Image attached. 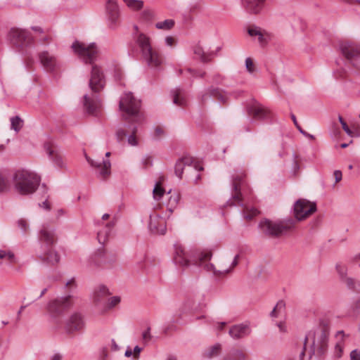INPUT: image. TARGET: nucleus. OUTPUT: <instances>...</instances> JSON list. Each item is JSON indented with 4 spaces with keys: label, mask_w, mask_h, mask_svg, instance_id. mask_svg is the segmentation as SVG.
<instances>
[{
    "label": "nucleus",
    "mask_w": 360,
    "mask_h": 360,
    "mask_svg": "<svg viewBox=\"0 0 360 360\" xmlns=\"http://www.w3.org/2000/svg\"><path fill=\"white\" fill-rule=\"evenodd\" d=\"M193 163V158L191 156H184L183 158H179L175 164V167H174L175 174L179 179H181L185 166H190Z\"/></svg>",
    "instance_id": "obj_27"
},
{
    "label": "nucleus",
    "mask_w": 360,
    "mask_h": 360,
    "mask_svg": "<svg viewBox=\"0 0 360 360\" xmlns=\"http://www.w3.org/2000/svg\"><path fill=\"white\" fill-rule=\"evenodd\" d=\"M126 133L123 129H120L116 132V136L119 141H122L126 136Z\"/></svg>",
    "instance_id": "obj_55"
},
{
    "label": "nucleus",
    "mask_w": 360,
    "mask_h": 360,
    "mask_svg": "<svg viewBox=\"0 0 360 360\" xmlns=\"http://www.w3.org/2000/svg\"><path fill=\"white\" fill-rule=\"evenodd\" d=\"M58 278L56 276H48L46 279H45V283L46 285H51L52 283H53L54 281H57Z\"/></svg>",
    "instance_id": "obj_58"
},
{
    "label": "nucleus",
    "mask_w": 360,
    "mask_h": 360,
    "mask_svg": "<svg viewBox=\"0 0 360 360\" xmlns=\"http://www.w3.org/2000/svg\"><path fill=\"white\" fill-rule=\"evenodd\" d=\"M164 181V177L161 176L158 182H157L153 188V198L156 200H159L165 194V190L161 186V182Z\"/></svg>",
    "instance_id": "obj_36"
},
{
    "label": "nucleus",
    "mask_w": 360,
    "mask_h": 360,
    "mask_svg": "<svg viewBox=\"0 0 360 360\" xmlns=\"http://www.w3.org/2000/svg\"><path fill=\"white\" fill-rule=\"evenodd\" d=\"M187 72H189L193 77H203L205 75V72H199L191 68H188Z\"/></svg>",
    "instance_id": "obj_52"
},
{
    "label": "nucleus",
    "mask_w": 360,
    "mask_h": 360,
    "mask_svg": "<svg viewBox=\"0 0 360 360\" xmlns=\"http://www.w3.org/2000/svg\"><path fill=\"white\" fill-rule=\"evenodd\" d=\"M51 37L49 36V35H45L44 37H43L42 38H41L39 39V42L41 44H46V43H48L49 41H51Z\"/></svg>",
    "instance_id": "obj_61"
},
{
    "label": "nucleus",
    "mask_w": 360,
    "mask_h": 360,
    "mask_svg": "<svg viewBox=\"0 0 360 360\" xmlns=\"http://www.w3.org/2000/svg\"><path fill=\"white\" fill-rule=\"evenodd\" d=\"M348 289L352 290L356 292H360V281H356L352 278H347L344 281Z\"/></svg>",
    "instance_id": "obj_38"
},
{
    "label": "nucleus",
    "mask_w": 360,
    "mask_h": 360,
    "mask_svg": "<svg viewBox=\"0 0 360 360\" xmlns=\"http://www.w3.org/2000/svg\"><path fill=\"white\" fill-rule=\"evenodd\" d=\"M75 53L85 63L93 64L97 59L98 51L95 43L85 44L82 42L75 41L72 45Z\"/></svg>",
    "instance_id": "obj_8"
},
{
    "label": "nucleus",
    "mask_w": 360,
    "mask_h": 360,
    "mask_svg": "<svg viewBox=\"0 0 360 360\" xmlns=\"http://www.w3.org/2000/svg\"><path fill=\"white\" fill-rule=\"evenodd\" d=\"M8 39L13 46L19 49L20 51L31 46L34 42V39L29 32L18 28L11 29L8 34Z\"/></svg>",
    "instance_id": "obj_9"
},
{
    "label": "nucleus",
    "mask_w": 360,
    "mask_h": 360,
    "mask_svg": "<svg viewBox=\"0 0 360 360\" xmlns=\"http://www.w3.org/2000/svg\"><path fill=\"white\" fill-rule=\"evenodd\" d=\"M115 260L116 257L115 255L110 254L103 249L99 250L92 258V262L97 266L101 264L112 263Z\"/></svg>",
    "instance_id": "obj_25"
},
{
    "label": "nucleus",
    "mask_w": 360,
    "mask_h": 360,
    "mask_svg": "<svg viewBox=\"0 0 360 360\" xmlns=\"http://www.w3.org/2000/svg\"><path fill=\"white\" fill-rule=\"evenodd\" d=\"M0 259H6L11 263L15 262V255L11 251L0 250Z\"/></svg>",
    "instance_id": "obj_45"
},
{
    "label": "nucleus",
    "mask_w": 360,
    "mask_h": 360,
    "mask_svg": "<svg viewBox=\"0 0 360 360\" xmlns=\"http://www.w3.org/2000/svg\"><path fill=\"white\" fill-rule=\"evenodd\" d=\"M72 305V296L68 295L50 302L48 305V311L53 316L57 317L68 310Z\"/></svg>",
    "instance_id": "obj_10"
},
{
    "label": "nucleus",
    "mask_w": 360,
    "mask_h": 360,
    "mask_svg": "<svg viewBox=\"0 0 360 360\" xmlns=\"http://www.w3.org/2000/svg\"><path fill=\"white\" fill-rule=\"evenodd\" d=\"M335 352H337L336 355L340 357L341 356V354L342 352V347L340 343H337L335 345Z\"/></svg>",
    "instance_id": "obj_60"
},
{
    "label": "nucleus",
    "mask_w": 360,
    "mask_h": 360,
    "mask_svg": "<svg viewBox=\"0 0 360 360\" xmlns=\"http://www.w3.org/2000/svg\"><path fill=\"white\" fill-rule=\"evenodd\" d=\"M43 253L40 255V258L43 262H46L49 265H55L60 261V256L53 247L42 248Z\"/></svg>",
    "instance_id": "obj_24"
},
{
    "label": "nucleus",
    "mask_w": 360,
    "mask_h": 360,
    "mask_svg": "<svg viewBox=\"0 0 360 360\" xmlns=\"http://www.w3.org/2000/svg\"><path fill=\"white\" fill-rule=\"evenodd\" d=\"M10 187L9 176L5 172H0V193L8 191Z\"/></svg>",
    "instance_id": "obj_35"
},
{
    "label": "nucleus",
    "mask_w": 360,
    "mask_h": 360,
    "mask_svg": "<svg viewBox=\"0 0 360 360\" xmlns=\"http://www.w3.org/2000/svg\"><path fill=\"white\" fill-rule=\"evenodd\" d=\"M112 345H111V349L113 351H118L120 349V347L118 346V345L116 343V342L115 341L114 339L112 340Z\"/></svg>",
    "instance_id": "obj_63"
},
{
    "label": "nucleus",
    "mask_w": 360,
    "mask_h": 360,
    "mask_svg": "<svg viewBox=\"0 0 360 360\" xmlns=\"http://www.w3.org/2000/svg\"><path fill=\"white\" fill-rule=\"evenodd\" d=\"M84 327V321L82 316L79 313H74L66 321L65 328L68 333H72L82 330Z\"/></svg>",
    "instance_id": "obj_18"
},
{
    "label": "nucleus",
    "mask_w": 360,
    "mask_h": 360,
    "mask_svg": "<svg viewBox=\"0 0 360 360\" xmlns=\"http://www.w3.org/2000/svg\"><path fill=\"white\" fill-rule=\"evenodd\" d=\"M137 128L136 127H134L132 129V134L128 136V143L131 146H136L137 145V141L136 138L135 136V134L136 133Z\"/></svg>",
    "instance_id": "obj_47"
},
{
    "label": "nucleus",
    "mask_w": 360,
    "mask_h": 360,
    "mask_svg": "<svg viewBox=\"0 0 360 360\" xmlns=\"http://www.w3.org/2000/svg\"><path fill=\"white\" fill-rule=\"evenodd\" d=\"M18 226L23 233H26L28 230L29 226L26 220L21 219L18 221Z\"/></svg>",
    "instance_id": "obj_49"
},
{
    "label": "nucleus",
    "mask_w": 360,
    "mask_h": 360,
    "mask_svg": "<svg viewBox=\"0 0 360 360\" xmlns=\"http://www.w3.org/2000/svg\"><path fill=\"white\" fill-rule=\"evenodd\" d=\"M350 360H360V350H352L350 353Z\"/></svg>",
    "instance_id": "obj_54"
},
{
    "label": "nucleus",
    "mask_w": 360,
    "mask_h": 360,
    "mask_svg": "<svg viewBox=\"0 0 360 360\" xmlns=\"http://www.w3.org/2000/svg\"><path fill=\"white\" fill-rule=\"evenodd\" d=\"M256 202V198L252 195L250 191H249V219H251L252 217H256L261 213L259 208L255 206Z\"/></svg>",
    "instance_id": "obj_32"
},
{
    "label": "nucleus",
    "mask_w": 360,
    "mask_h": 360,
    "mask_svg": "<svg viewBox=\"0 0 360 360\" xmlns=\"http://www.w3.org/2000/svg\"><path fill=\"white\" fill-rule=\"evenodd\" d=\"M175 22L172 19H167L155 24V27L158 30H169L174 26Z\"/></svg>",
    "instance_id": "obj_39"
},
{
    "label": "nucleus",
    "mask_w": 360,
    "mask_h": 360,
    "mask_svg": "<svg viewBox=\"0 0 360 360\" xmlns=\"http://www.w3.org/2000/svg\"><path fill=\"white\" fill-rule=\"evenodd\" d=\"M224 360H245V354L240 350H232Z\"/></svg>",
    "instance_id": "obj_37"
},
{
    "label": "nucleus",
    "mask_w": 360,
    "mask_h": 360,
    "mask_svg": "<svg viewBox=\"0 0 360 360\" xmlns=\"http://www.w3.org/2000/svg\"><path fill=\"white\" fill-rule=\"evenodd\" d=\"M142 351V348L136 345L133 350V356L134 359H138L140 356V353Z\"/></svg>",
    "instance_id": "obj_56"
},
{
    "label": "nucleus",
    "mask_w": 360,
    "mask_h": 360,
    "mask_svg": "<svg viewBox=\"0 0 360 360\" xmlns=\"http://www.w3.org/2000/svg\"><path fill=\"white\" fill-rule=\"evenodd\" d=\"M249 36L257 40L261 47H264L271 39V35L267 32L254 25H249Z\"/></svg>",
    "instance_id": "obj_17"
},
{
    "label": "nucleus",
    "mask_w": 360,
    "mask_h": 360,
    "mask_svg": "<svg viewBox=\"0 0 360 360\" xmlns=\"http://www.w3.org/2000/svg\"><path fill=\"white\" fill-rule=\"evenodd\" d=\"M168 195H170L167 202V208L168 210L172 212L173 209L175 208L180 200V195L177 192H174L172 193V191L170 190L168 192Z\"/></svg>",
    "instance_id": "obj_34"
},
{
    "label": "nucleus",
    "mask_w": 360,
    "mask_h": 360,
    "mask_svg": "<svg viewBox=\"0 0 360 360\" xmlns=\"http://www.w3.org/2000/svg\"><path fill=\"white\" fill-rule=\"evenodd\" d=\"M110 295L107 287L104 285H100L94 289L93 292L92 299L95 304H102L105 299Z\"/></svg>",
    "instance_id": "obj_26"
},
{
    "label": "nucleus",
    "mask_w": 360,
    "mask_h": 360,
    "mask_svg": "<svg viewBox=\"0 0 360 360\" xmlns=\"http://www.w3.org/2000/svg\"><path fill=\"white\" fill-rule=\"evenodd\" d=\"M105 78L101 70L96 65L92 66L89 86L93 93H98L104 88Z\"/></svg>",
    "instance_id": "obj_13"
},
{
    "label": "nucleus",
    "mask_w": 360,
    "mask_h": 360,
    "mask_svg": "<svg viewBox=\"0 0 360 360\" xmlns=\"http://www.w3.org/2000/svg\"><path fill=\"white\" fill-rule=\"evenodd\" d=\"M194 54L198 56L200 60L203 63L208 62L211 60L212 57H214V53H205L202 48L199 45H196L193 48Z\"/></svg>",
    "instance_id": "obj_31"
},
{
    "label": "nucleus",
    "mask_w": 360,
    "mask_h": 360,
    "mask_svg": "<svg viewBox=\"0 0 360 360\" xmlns=\"http://www.w3.org/2000/svg\"><path fill=\"white\" fill-rule=\"evenodd\" d=\"M62 359V356L61 354H55L54 355H53L50 360H61Z\"/></svg>",
    "instance_id": "obj_64"
},
{
    "label": "nucleus",
    "mask_w": 360,
    "mask_h": 360,
    "mask_svg": "<svg viewBox=\"0 0 360 360\" xmlns=\"http://www.w3.org/2000/svg\"><path fill=\"white\" fill-rule=\"evenodd\" d=\"M297 129L300 131L301 134L304 135L307 137H309L311 139H314V136L308 134L307 131H304L300 126H297Z\"/></svg>",
    "instance_id": "obj_59"
},
{
    "label": "nucleus",
    "mask_w": 360,
    "mask_h": 360,
    "mask_svg": "<svg viewBox=\"0 0 360 360\" xmlns=\"http://www.w3.org/2000/svg\"><path fill=\"white\" fill-rule=\"evenodd\" d=\"M342 54L349 61L360 58V44L350 41H343L339 44Z\"/></svg>",
    "instance_id": "obj_12"
},
{
    "label": "nucleus",
    "mask_w": 360,
    "mask_h": 360,
    "mask_svg": "<svg viewBox=\"0 0 360 360\" xmlns=\"http://www.w3.org/2000/svg\"><path fill=\"white\" fill-rule=\"evenodd\" d=\"M141 101L131 92L126 93L120 101L119 108L124 113L123 119L128 122H139L143 117L140 113Z\"/></svg>",
    "instance_id": "obj_4"
},
{
    "label": "nucleus",
    "mask_w": 360,
    "mask_h": 360,
    "mask_svg": "<svg viewBox=\"0 0 360 360\" xmlns=\"http://www.w3.org/2000/svg\"><path fill=\"white\" fill-rule=\"evenodd\" d=\"M274 113L267 107L261 104L255 98H249V122L259 124L272 120Z\"/></svg>",
    "instance_id": "obj_7"
},
{
    "label": "nucleus",
    "mask_w": 360,
    "mask_h": 360,
    "mask_svg": "<svg viewBox=\"0 0 360 360\" xmlns=\"http://www.w3.org/2000/svg\"><path fill=\"white\" fill-rule=\"evenodd\" d=\"M13 180L16 191L21 195L33 193L41 181L38 175L25 170L17 171L13 176Z\"/></svg>",
    "instance_id": "obj_3"
},
{
    "label": "nucleus",
    "mask_w": 360,
    "mask_h": 360,
    "mask_svg": "<svg viewBox=\"0 0 360 360\" xmlns=\"http://www.w3.org/2000/svg\"><path fill=\"white\" fill-rule=\"evenodd\" d=\"M334 176L335 179V183H338L342 180V174L340 170H335L334 172Z\"/></svg>",
    "instance_id": "obj_57"
},
{
    "label": "nucleus",
    "mask_w": 360,
    "mask_h": 360,
    "mask_svg": "<svg viewBox=\"0 0 360 360\" xmlns=\"http://www.w3.org/2000/svg\"><path fill=\"white\" fill-rule=\"evenodd\" d=\"M106 11L109 19V27L114 30L118 25L119 8L117 2L114 0H108L106 3Z\"/></svg>",
    "instance_id": "obj_21"
},
{
    "label": "nucleus",
    "mask_w": 360,
    "mask_h": 360,
    "mask_svg": "<svg viewBox=\"0 0 360 360\" xmlns=\"http://www.w3.org/2000/svg\"><path fill=\"white\" fill-rule=\"evenodd\" d=\"M257 72L258 70L253 60L249 58V75H254V76H257Z\"/></svg>",
    "instance_id": "obj_48"
},
{
    "label": "nucleus",
    "mask_w": 360,
    "mask_h": 360,
    "mask_svg": "<svg viewBox=\"0 0 360 360\" xmlns=\"http://www.w3.org/2000/svg\"><path fill=\"white\" fill-rule=\"evenodd\" d=\"M242 179L240 176H237L236 177H233V188L234 190V193H233V204L235 205L244 207L243 210V218L245 219H248V211H247V207L244 206V205L242 203V200L240 198V184H241Z\"/></svg>",
    "instance_id": "obj_22"
},
{
    "label": "nucleus",
    "mask_w": 360,
    "mask_h": 360,
    "mask_svg": "<svg viewBox=\"0 0 360 360\" xmlns=\"http://www.w3.org/2000/svg\"><path fill=\"white\" fill-rule=\"evenodd\" d=\"M143 340L144 342H147L151 340L152 335H150V328L148 327L146 331H144L142 334Z\"/></svg>",
    "instance_id": "obj_53"
},
{
    "label": "nucleus",
    "mask_w": 360,
    "mask_h": 360,
    "mask_svg": "<svg viewBox=\"0 0 360 360\" xmlns=\"http://www.w3.org/2000/svg\"><path fill=\"white\" fill-rule=\"evenodd\" d=\"M164 135V130L162 127L157 126L155 128L154 131V138L156 139H159Z\"/></svg>",
    "instance_id": "obj_51"
},
{
    "label": "nucleus",
    "mask_w": 360,
    "mask_h": 360,
    "mask_svg": "<svg viewBox=\"0 0 360 360\" xmlns=\"http://www.w3.org/2000/svg\"><path fill=\"white\" fill-rule=\"evenodd\" d=\"M39 238L41 243V248L53 247L57 241L55 229L48 225H43Z\"/></svg>",
    "instance_id": "obj_16"
},
{
    "label": "nucleus",
    "mask_w": 360,
    "mask_h": 360,
    "mask_svg": "<svg viewBox=\"0 0 360 360\" xmlns=\"http://www.w3.org/2000/svg\"><path fill=\"white\" fill-rule=\"evenodd\" d=\"M174 262L183 268L188 267L191 264L203 267L207 271H212L215 275H224L231 271V267L217 270L214 264L209 263L212 253L210 250L202 251L186 252L183 246L179 243L174 245Z\"/></svg>",
    "instance_id": "obj_2"
},
{
    "label": "nucleus",
    "mask_w": 360,
    "mask_h": 360,
    "mask_svg": "<svg viewBox=\"0 0 360 360\" xmlns=\"http://www.w3.org/2000/svg\"><path fill=\"white\" fill-rule=\"evenodd\" d=\"M338 120H339L340 123V124H341V125H342V127L343 130L345 131V133H346L349 136L353 137V136H354V133H353V131L349 129V127H348L347 124V123H346V122L343 120V118L342 117V116H339Z\"/></svg>",
    "instance_id": "obj_46"
},
{
    "label": "nucleus",
    "mask_w": 360,
    "mask_h": 360,
    "mask_svg": "<svg viewBox=\"0 0 360 360\" xmlns=\"http://www.w3.org/2000/svg\"><path fill=\"white\" fill-rule=\"evenodd\" d=\"M38 58L43 68L48 72H54L60 67L57 56L49 51H42L38 53Z\"/></svg>",
    "instance_id": "obj_11"
},
{
    "label": "nucleus",
    "mask_w": 360,
    "mask_h": 360,
    "mask_svg": "<svg viewBox=\"0 0 360 360\" xmlns=\"http://www.w3.org/2000/svg\"><path fill=\"white\" fill-rule=\"evenodd\" d=\"M221 352V345L217 343L212 346L207 347L202 353V356L207 359H212L220 354Z\"/></svg>",
    "instance_id": "obj_30"
},
{
    "label": "nucleus",
    "mask_w": 360,
    "mask_h": 360,
    "mask_svg": "<svg viewBox=\"0 0 360 360\" xmlns=\"http://www.w3.org/2000/svg\"><path fill=\"white\" fill-rule=\"evenodd\" d=\"M86 158L88 162L98 172L99 176L102 179H105L110 174L111 163L109 160L96 162L88 157Z\"/></svg>",
    "instance_id": "obj_23"
},
{
    "label": "nucleus",
    "mask_w": 360,
    "mask_h": 360,
    "mask_svg": "<svg viewBox=\"0 0 360 360\" xmlns=\"http://www.w3.org/2000/svg\"><path fill=\"white\" fill-rule=\"evenodd\" d=\"M120 302V297L118 296L112 297L109 299L108 307L112 308Z\"/></svg>",
    "instance_id": "obj_50"
},
{
    "label": "nucleus",
    "mask_w": 360,
    "mask_h": 360,
    "mask_svg": "<svg viewBox=\"0 0 360 360\" xmlns=\"http://www.w3.org/2000/svg\"><path fill=\"white\" fill-rule=\"evenodd\" d=\"M216 98L220 103H226L228 100V96L226 92L217 87L210 86L201 92L200 95V101L202 104H205L209 98Z\"/></svg>",
    "instance_id": "obj_15"
},
{
    "label": "nucleus",
    "mask_w": 360,
    "mask_h": 360,
    "mask_svg": "<svg viewBox=\"0 0 360 360\" xmlns=\"http://www.w3.org/2000/svg\"><path fill=\"white\" fill-rule=\"evenodd\" d=\"M328 335L329 331L327 326H323L321 329H319L317 332H309L308 335H306L304 342V347L302 351L300 353V358L304 355L305 347L307 342V340L311 336H313V352H316L318 355L322 356L324 355L328 349Z\"/></svg>",
    "instance_id": "obj_6"
},
{
    "label": "nucleus",
    "mask_w": 360,
    "mask_h": 360,
    "mask_svg": "<svg viewBox=\"0 0 360 360\" xmlns=\"http://www.w3.org/2000/svg\"><path fill=\"white\" fill-rule=\"evenodd\" d=\"M11 129L15 131H20L22 127V120L18 116H15L11 119Z\"/></svg>",
    "instance_id": "obj_43"
},
{
    "label": "nucleus",
    "mask_w": 360,
    "mask_h": 360,
    "mask_svg": "<svg viewBox=\"0 0 360 360\" xmlns=\"http://www.w3.org/2000/svg\"><path fill=\"white\" fill-rule=\"evenodd\" d=\"M266 0H249V13H259L264 8Z\"/></svg>",
    "instance_id": "obj_33"
},
{
    "label": "nucleus",
    "mask_w": 360,
    "mask_h": 360,
    "mask_svg": "<svg viewBox=\"0 0 360 360\" xmlns=\"http://www.w3.org/2000/svg\"><path fill=\"white\" fill-rule=\"evenodd\" d=\"M336 270L340 276V280L342 282H344L346 278L348 277L347 276V268L346 266L341 265L340 264H336Z\"/></svg>",
    "instance_id": "obj_44"
},
{
    "label": "nucleus",
    "mask_w": 360,
    "mask_h": 360,
    "mask_svg": "<svg viewBox=\"0 0 360 360\" xmlns=\"http://www.w3.org/2000/svg\"><path fill=\"white\" fill-rule=\"evenodd\" d=\"M285 302L282 300H279L270 313V316L274 318L277 317L279 314L285 310Z\"/></svg>",
    "instance_id": "obj_40"
},
{
    "label": "nucleus",
    "mask_w": 360,
    "mask_h": 360,
    "mask_svg": "<svg viewBox=\"0 0 360 360\" xmlns=\"http://www.w3.org/2000/svg\"><path fill=\"white\" fill-rule=\"evenodd\" d=\"M148 227L153 233L161 235L165 234L167 230L166 221L159 214L150 215Z\"/></svg>",
    "instance_id": "obj_19"
},
{
    "label": "nucleus",
    "mask_w": 360,
    "mask_h": 360,
    "mask_svg": "<svg viewBox=\"0 0 360 360\" xmlns=\"http://www.w3.org/2000/svg\"><path fill=\"white\" fill-rule=\"evenodd\" d=\"M128 7L134 10H140L143 8V2L140 0H124Z\"/></svg>",
    "instance_id": "obj_42"
},
{
    "label": "nucleus",
    "mask_w": 360,
    "mask_h": 360,
    "mask_svg": "<svg viewBox=\"0 0 360 360\" xmlns=\"http://www.w3.org/2000/svg\"><path fill=\"white\" fill-rule=\"evenodd\" d=\"M316 211V203L301 198L297 200L293 206V214L295 219L288 218L275 221L264 219L259 222V226L267 236L279 238L292 231L297 221L305 219Z\"/></svg>",
    "instance_id": "obj_1"
},
{
    "label": "nucleus",
    "mask_w": 360,
    "mask_h": 360,
    "mask_svg": "<svg viewBox=\"0 0 360 360\" xmlns=\"http://www.w3.org/2000/svg\"><path fill=\"white\" fill-rule=\"evenodd\" d=\"M165 43L167 46H172L174 44V39L172 37H167L165 38Z\"/></svg>",
    "instance_id": "obj_62"
},
{
    "label": "nucleus",
    "mask_w": 360,
    "mask_h": 360,
    "mask_svg": "<svg viewBox=\"0 0 360 360\" xmlns=\"http://www.w3.org/2000/svg\"><path fill=\"white\" fill-rule=\"evenodd\" d=\"M136 41L147 65L150 68H158L162 63V57L152 47L150 38L144 34H140Z\"/></svg>",
    "instance_id": "obj_5"
},
{
    "label": "nucleus",
    "mask_w": 360,
    "mask_h": 360,
    "mask_svg": "<svg viewBox=\"0 0 360 360\" xmlns=\"http://www.w3.org/2000/svg\"><path fill=\"white\" fill-rule=\"evenodd\" d=\"M173 98V103L180 107H184L187 105V100L185 96L184 89L176 88L171 91Z\"/></svg>",
    "instance_id": "obj_28"
},
{
    "label": "nucleus",
    "mask_w": 360,
    "mask_h": 360,
    "mask_svg": "<svg viewBox=\"0 0 360 360\" xmlns=\"http://www.w3.org/2000/svg\"><path fill=\"white\" fill-rule=\"evenodd\" d=\"M248 327L244 324L233 326L229 331V335L234 339H240L246 335Z\"/></svg>",
    "instance_id": "obj_29"
},
{
    "label": "nucleus",
    "mask_w": 360,
    "mask_h": 360,
    "mask_svg": "<svg viewBox=\"0 0 360 360\" xmlns=\"http://www.w3.org/2000/svg\"><path fill=\"white\" fill-rule=\"evenodd\" d=\"M84 106L88 114L97 115L98 111L101 107V100L96 95L91 94L84 96Z\"/></svg>",
    "instance_id": "obj_20"
},
{
    "label": "nucleus",
    "mask_w": 360,
    "mask_h": 360,
    "mask_svg": "<svg viewBox=\"0 0 360 360\" xmlns=\"http://www.w3.org/2000/svg\"><path fill=\"white\" fill-rule=\"evenodd\" d=\"M114 225H115L114 222L110 221V223L107 224V225H106L107 229L108 230V232H105V233H103L101 231H99L98 233L97 238H98V242L100 243H101V244H104L105 243V242L107 240L108 235L109 234L111 228L113 227Z\"/></svg>",
    "instance_id": "obj_41"
},
{
    "label": "nucleus",
    "mask_w": 360,
    "mask_h": 360,
    "mask_svg": "<svg viewBox=\"0 0 360 360\" xmlns=\"http://www.w3.org/2000/svg\"><path fill=\"white\" fill-rule=\"evenodd\" d=\"M44 150L56 167L60 169L66 167V163L60 148L50 143H45Z\"/></svg>",
    "instance_id": "obj_14"
}]
</instances>
